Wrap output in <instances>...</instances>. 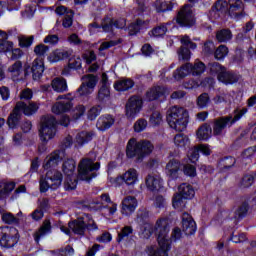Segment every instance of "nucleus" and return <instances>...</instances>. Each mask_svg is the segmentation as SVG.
<instances>
[{
  "label": "nucleus",
  "mask_w": 256,
  "mask_h": 256,
  "mask_svg": "<svg viewBox=\"0 0 256 256\" xmlns=\"http://www.w3.org/2000/svg\"><path fill=\"white\" fill-rule=\"evenodd\" d=\"M101 106H93L87 113V119L89 121H95L97 117L101 115Z\"/></svg>",
  "instance_id": "nucleus-61"
},
{
  "label": "nucleus",
  "mask_w": 256,
  "mask_h": 256,
  "mask_svg": "<svg viewBox=\"0 0 256 256\" xmlns=\"http://www.w3.org/2000/svg\"><path fill=\"white\" fill-rule=\"evenodd\" d=\"M129 235H133V227L132 226H124L121 229V232L118 233L117 243H121L125 239V237H129Z\"/></svg>",
  "instance_id": "nucleus-60"
},
{
  "label": "nucleus",
  "mask_w": 256,
  "mask_h": 256,
  "mask_svg": "<svg viewBox=\"0 0 256 256\" xmlns=\"http://www.w3.org/2000/svg\"><path fill=\"white\" fill-rule=\"evenodd\" d=\"M246 3H251L254 0H244ZM243 9V0H218L212 6L210 10V17L213 19H220L221 15H229L230 17H241L242 13H236L235 11H241Z\"/></svg>",
  "instance_id": "nucleus-1"
},
{
  "label": "nucleus",
  "mask_w": 256,
  "mask_h": 256,
  "mask_svg": "<svg viewBox=\"0 0 256 256\" xmlns=\"http://www.w3.org/2000/svg\"><path fill=\"white\" fill-rule=\"evenodd\" d=\"M146 187L148 191H151L152 193H158V191L163 189V180L158 177L148 175L146 177Z\"/></svg>",
  "instance_id": "nucleus-23"
},
{
  "label": "nucleus",
  "mask_w": 256,
  "mask_h": 256,
  "mask_svg": "<svg viewBox=\"0 0 256 256\" xmlns=\"http://www.w3.org/2000/svg\"><path fill=\"white\" fill-rule=\"evenodd\" d=\"M236 163H237V159H235V157L225 156L219 160L218 167L221 169V171H229V169H232V167H235Z\"/></svg>",
  "instance_id": "nucleus-32"
},
{
  "label": "nucleus",
  "mask_w": 256,
  "mask_h": 256,
  "mask_svg": "<svg viewBox=\"0 0 256 256\" xmlns=\"http://www.w3.org/2000/svg\"><path fill=\"white\" fill-rule=\"evenodd\" d=\"M15 185V182H0V201L11 195V192L15 190Z\"/></svg>",
  "instance_id": "nucleus-34"
},
{
  "label": "nucleus",
  "mask_w": 256,
  "mask_h": 256,
  "mask_svg": "<svg viewBox=\"0 0 256 256\" xmlns=\"http://www.w3.org/2000/svg\"><path fill=\"white\" fill-rule=\"evenodd\" d=\"M254 183L255 175L245 174L240 180L239 187L240 189H249V187H253Z\"/></svg>",
  "instance_id": "nucleus-45"
},
{
  "label": "nucleus",
  "mask_w": 256,
  "mask_h": 256,
  "mask_svg": "<svg viewBox=\"0 0 256 256\" xmlns=\"http://www.w3.org/2000/svg\"><path fill=\"white\" fill-rule=\"evenodd\" d=\"M68 227L72 230L74 235H79L80 237H84L87 231V223L83 217H78L77 219L69 222Z\"/></svg>",
  "instance_id": "nucleus-17"
},
{
  "label": "nucleus",
  "mask_w": 256,
  "mask_h": 256,
  "mask_svg": "<svg viewBox=\"0 0 256 256\" xmlns=\"http://www.w3.org/2000/svg\"><path fill=\"white\" fill-rule=\"evenodd\" d=\"M218 81L224 85H235L238 83L239 76L233 71H227V68L223 72H220L218 75Z\"/></svg>",
  "instance_id": "nucleus-20"
},
{
  "label": "nucleus",
  "mask_w": 256,
  "mask_h": 256,
  "mask_svg": "<svg viewBox=\"0 0 256 256\" xmlns=\"http://www.w3.org/2000/svg\"><path fill=\"white\" fill-rule=\"evenodd\" d=\"M183 237V230L179 227H174L171 233V236L169 237V232L166 233L164 236V239L169 242L170 248L171 243H177V241H181V238Z\"/></svg>",
  "instance_id": "nucleus-39"
},
{
  "label": "nucleus",
  "mask_w": 256,
  "mask_h": 256,
  "mask_svg": "<svg viewBox=\"0 0 256 256\" xmlns=\"http://www.w3.org/2000/svg\"><path fill=\"white\" fill-rule=\"evenodd\" d=\"M73 109V102L71 100L57 102L52 106V113L55 115H61L63 113H69Z\"/></svg>",
  "instance_id": "nucleus-24"
},
{
  "label": "nucleus",
  "mask_w": 256,
  "mask_h": 256,
  "mask_svg": "<svg viewBox=\"0 0 256 256\" xmlns=\"http://www.w3.org/2000/svg\"><path fill=\"white\" fill-rule=\"evenodd\" d=\"M2 221L6 225H19V218L15 217L13 213H4L2 215Z\"/></svg>",
  "instance_id": "nucleus-57"
},
{
  "label": "nucleus",
  "mask_w": 256,
  "mask_h": 256,
  "mask_svg": "<svg viewBox=\"0 0 256 256\" xmlns=\"http://www.w3.org/2000/svg\"><path fill=\"white\" fill-rule=\"evenodd\" d=\"M137 205V198L133 196L126 197L122 202V215H131V213H134L137 209Z\"/></svg>",
  "instance_id": "nucleus-21"
},
{
  "label": "nucleus",
  "mask_w": 256,
  "mask_h": 256,
  "mask_svg": "<svg viewBox=\"0 0 256 256\" xmlns=\"http://www.w3.org/2000/svg\"><path fill=\"white\" fill-rule=\"evenodd\" d=\"M75 17V12L70 11V14H67L64 16V19L62 20V26L64 29H69L73 27V19Z\"/></svg>",
  "instance_id": "nucleus-62"
},
{
  "label": "nucleus",
  "mask_w": 256,
  "mask_h": 256,
  "mask_svg": "<svg viewBox=\"0 0 256 256\" xmlns=\"http://www.w3.org/2000/svg\"><path fill=\"white\" fill-rule=\"evenodd\" d=\"M167 33V26L161 25L154 27L150 32V37H164V35Z\"/></svg>",
  "instance_id": "nucleus-59"
},
{
  "label": "nucleus",
  "mask_w": 256,
  "mask_h": 256,
  "mask_svg": "<svg viewBox=\"0 0 256 256\" xmlns=\"http://www.w3.org/2000/svg\"><path fill=\"white\" fill-rule=\"evenodd\" d=\"M21 235L19 230L11 226L0 227V247L2 249H13L19 243Z\"/></svg>",
  "instance_id": "nucleus-8"
},
{
  "label": "nucleus",
  "mask_w": 256,
  "mask_h": 256,
  "mask_svg": "<svg viewBox=\"0 0 256 256\" xmlns=\"http://www.w3.org/2000/svg\"><path fill=\"white\" fill-rule=\"evenodd\" d=\"M227 127H233V125L231 124V118H228L227 116H222L216 119L213 125L214 135H222L223 130L227 129Z\"/></svg>",
  "instance_id": "nucleus-19"
},
{
  "label": "nucleus",
  "mask_w": 256,
  "mask_h": 256,
  "mask_svg": "<svg viewBox=\"0 0 256 256\" xmlns=\"http://www.w3.org/2000/svg\"><path fill=\"white\" fill-rule=\"evenodd\" d=\"M57 134V118L55 116H45L42 120L39 137L42 143H47Z\"/></svg>",
  "instance_id": "nucleus-9"
},
{
  "label": "nucleus",
  "mask_w": 256,
  "mask_h": 256,
  "mask_svg": "<svg viewBox=\"0 0 256 256\" xmlns=\"http://www.w3.org/2000/svg\"><path fill=\"white\" fill-rule=\"evenodd\" d=\"M178 191L182 197L186 200L193 199L195 197V189L192 185L183 183L179 186Z\"/></svg>",
  "instance_id": "nucleus-33"
},
{
  "label": "nucleus",
  "mask_w": 256,
  "mask_h": 256,
  "mask_svg": "<svg viewBox=\"0 0 256 256\" xmlns=\"http://www.w3.org/2000/svg\"><path fill=\"white\" fill-rule=\"evenodd\" d=\"M63 183V173L58 170H48L44 178L40 179L39 188L40 193H47L49 189L51 191H57Z\"/></svg>",
  "instance_id": "nucleus-6"
},
{
  "label": "nucleus",
  "mask_w": 256,
  "mask_h": 256,
  "mask_svg": "<svg viewBox=\"0 0 256 256\" xmlns=\"http://www.w3.org/2000/svg\"><path fill=\"white\" fill-rule=\"evenodd\" d=\"M209 69H210V73L212 75H217V79H219V75L224 71L225 66L221 65L218 62H210Z\"/></svg>",
  "instance_id": "nucleus-55"
},
{
  "label": "nucleus",
  "mask_w": 256,
  "mask_h": 256,
  "mask_svg": "<svg viewBox=\"0 0 256 256\" xmlns=\"http://www.w3.org/2000/svg\"><path fill=\"white\" fill-rule=\"evenodd\" d=\"M227 55H229V48L225 45H220L214 52L216 61H224Z\"/></svg>",
  "instance_id": "nucleus-50"
},
{
  "label": "nucleus",
  "mask_w": 256,
  "mask_h": 256,
  "mask_svg": "<svg viewBox=\"0 0 256 256\" xmlns=\"http://www.w3.org/2000/svg\"><path fill=\"white\" fill-rule=\"evenodd\" d=\"M249 112V109L247 107L242 108L241 110L235 109L234 110V117L233 116H226L228 119H230V124L235 125L237 121H241L243 116Z\"/></svg>",
  "instance_id": "nucleus-47"
},
{
  "label": "nucleus",
  "mask_w": 256,
  "mask_h": 256,
  "mask_svg": "<svg viewBox=\"0 0 256 256\" xmlns=\"http://www.w3.org/2000/svg\"><path fill=\"white\" fill-rule=\"evenodd\" d=\"M21 8V0H7L6 11H19Z\"/></svg>",
  "instance_id": "nucleus-63"
},
{
  "label": "nucleus",
  "mask_w": 256,
  "mask_h": 256,
  "mask_svg": "<svg viewBox=\"0 0 256 256\" xmlns=\"http://www.w3.org/2000/svg\"><path fill=\"white\" fill-rule=\"evenodd\" d=\"M149 121L152 127H159V125L163 123V115H161L160 112L155 111L150 115Z\"/></svg>",
  "instance_id": "nucleus-58"
},
{
  "label": "nucleus",
  "mask_w": 256,
  "mask_h": 256,
  "mask_svg": "<svg viewBox=\"0 0 256 256\" xmlns=\"http://www.w3.org/2000/svg\"><path fill=\"white\" fill-rule=\"evenodd\" d=\"M75 169H77V164L74 159L68 158L63 162L62 171L68 178V181H73L71 177L75 175Z\"/></svg>",
  "instance_id": "nucleus-25"
},
{
  "label": "nucleus",
  "mask_w": 256,
  "mask_h": 256,
  "mask_svg": "<svg viewBox=\"0 0 256 256\" xmlns=\"http://www.w3.org/2000/svg\"><path fill=\"white\" fill-rule=\"evenodd\" d=\"M182 231L186 237H191L197 233V223L193 219V216L184 213L182 216Z\"/></svg>",
  "instance_id": "nucleus-13"
},
{
  "label": "nucleus",
  "mask_w": 256,
  "mask_h": 256,
  "mask_svg": "<svg viewBox=\"0 0 256 256\" xmlns=\"http://www.w3.org/2000/svg\"><path fill=\"white\" fill-rule=\"evenodd\" d=\"M124 183L127 185H135L139 180V175L137 174V170L135 168H131L123 174Z\"/></svg>",
  "instance_id": "nucleus-40"
},
{
  "label": "nucleus",
  "mask_w": 256,
  "mask_h": 256,
  "mask_svg": "<svg viewBox=\"0 0 256 256\" xmlns=\"http://www.w3.org/2000/svg\"><path fill=\"white\" fill-rule=\"evenodd\" d=\"M171 226L169 225V221L165 218H161L156 221L155 226L146 225L141 227L142 237L143 239H151L152 235L157 237V241H161V239H165V235L169 233Z\"/></svg>",
  "instance_id": "nucleus-4"
},
{
  "label": "nucleus",
  "mask_w": 256,
  "mask_h": 256,
  "mask_svg": "<svg viewBox=\"0 0 256 256\" xmlns=\"http://www.w3.org/2000/svg\"><path fill=\"white\" fill-rule=\"evenodd\" d=\"M21 123V114L16 111V108L13 109L12 113L9 114L7 119V125L9 129H17Z\"/></svg>",
  "instance_id": "nucleus-37"
},
{
  "label": "nucleus",
  "mask_w": 256,
  "mask_h": 256,
  "mask_svg": "<svg viewBox=\"0 0 256 256\" xmlns=\"http://www.w3.org/2000/svg\"><path fill=\"white\" fill-rule=\"evenodd\" d=\"M153 153V144L149 140L137 142V139L131 138L126 145L127 159H135L137 163H143L145 157Z\"/></svg>",
  "instance_id": "nucleus-2"
},
{
  "label": "nucleus",
  "mask_w": 256,
  "mask_h": 256,
  "mask_svg": "<svg viewBox=\"0 0 256 256\" xmlns=\"http://www.w3.org/2000/svg\"><path fill=\"white\" fill-rule=\"evenodd\" d=\"M172 207L178 211H183L187 207V198L180 194H176L172 199Z\"/></svg>",
  "instance_id": "nucleus-41"
},
{
  "label": "nucleus",
  "mask_w": 256,
  "mask_h": 256,
  "mask_svg": "<svg viewBox=\"0 0 256 256\" xmlns=\"http://www.w3.org/2000/svg\"><path fill=\"white\" fill-rule=\"evenodd\" d=\"M103 33H114L115 28L113 26V18L105 16L101 23Z\"/></svg>",
  "instance_id": "nucleus-48"
},
{
  "label": "nucleus",
  "mask_w": 256,
  "mask_h": 256,
  "mask_svg": "<svg viewBox=\"0 0 256 256\" xmlns=\"http://www.w3.org/2000/svg\"><path fill=\"white\" fill-rule=\"evenodd\" d=\"M67 157V152L65 149L55 150L50 155H48L44 161L43 169L48 171V169H53L57 167L63 160Z\"/></svg>",
  "instance_id": "nucleus-11"
},
{
  "label": "nucleus",
  "mask_w": 256,
  "mask_h": 256,
  "mask_svg": "<svg viewBox=\"0 0 256 256\" xmlns=\"http://www.w3.org/2000/svg\"><path fill=\"white\" fill-rule=\"evenodd\" d=\"M249 202L244 201L234 212V216L232 218H226L229 219L230 221H243L245 217H247V214L249 213Z\"/></svg>",
  "instance_id": "nucleus-26"
},
{
  "label": "nucleus",
  "mask_w": 256,
  "mask_h": 256,
  "mask_svg": "<svg viewBox=\"0 0 256 256\" xmlns=\"http://www.w3.org/2000/svg\"><path fill=\"white\" fill-rule=\"evenodd\" d=\"M53 229V226H51V221L45 220L42 225L39 227V229L33 234L34 241L36 245H39L41 242V237H45V235H49Z\"/></svg>",
  "instance_id": "nucleus-22"
},
{
  "label": "nucleus",
  "mask_w": 256,
  "mask_h": 256,
  "mask_svg": "<svg viewBox=\"0 0 256 256\" xmlns=\"http://www.w3.org/2000/svg\"><path fill=\"white\" fill-rule=\"evenodd\" d=\"M71 57V51L68 50H56L50 56L49 60L52 63H59V61H65Z\"/></svg>",
  "instance_id": "nucleus-35"
},
{
  "label": "nucleus",
  "mask_w": 256,
  "mask_h": 256,
  "mask_svg": "<svg viewBox=\"0 0 256 256\" xmlns=\"http://www.w3.org/2000/svg\"><path fill=\"white\" fill-rule=\"evenodd\" d=\"M199 157H200L199 148H197V146H194L188 153V158L191 161V163H196L197 161H199Z\"/></svg>",
  "instance_id": "nucleus-64"
},
{
  "label": "nucleus",
  "mask_w": 256,
  "mask_h": 256,
  "mask_svg": "<svg viewBox=\"0 0 256 256\" xmlns=\"http://www.w3.org/2000/svg\"><path fill=\"white\" fill-rule=\"evenodd\" d=\"M133 87H135V81L131 78L122 79L114 84V89L119 92L129 91Z\"/></svg>",
  "instance_id": "nucleus-31"
},
{
  "label": "nucleus",
  "mask_w": 256,
  "mask_h": 256,
  "mask_svg": "<svg viewBox=\"0 0 256 256\" xmlns=\"http://www.w3.org/2000/svg\"><path fill=\"white\" fill-rule=\"evenodd\" d=\"M174 144L180 149H185L189 145V137L185 134H176L174 137Z\"/></svg>",
  "instance_id": "nucleus-49"
},
{
  "label": "nucleus",
  "mask_w": 256,
  "mask_h": 256,
  "mask_svg": "<svg viewBox=\"0 0 256 256\" xmlns=\"http://www.w3.org/2000/svg\"><path fill=\"white\" fill-rule=\"evenodd\" d=\"M211 103V98L209 97L208 93H202L197 98V106L198 109H206V107H209V104Z\"/></svg>",
  "instance_id": "nucleus-51"
},
{
  "label": "nucleus",
  "mask_w": 256,
  "mask_h": 256,
  "mask_svg": "<svg viewBox=\"0 0 256 256\" xmlns=\"http://www.w3.org/2000/svg\"><path fill=\"white\" fill-rule=\"evenodd\" d=\"M95 137V132L93 131H81L79 132L75 137V142L79 147H83V145H87L88 143H91L93 141V138Z\"/></svg>",
  "instance_id": "nucleus-27"
},
{
  "label": "nucleus",
  "mask_w": 256,
  "mask_h": 256,
  "mask_svg": "<svg viewBox=\"0 0 256 256\" xmlns=\"http://www.w3.org/2000/svg\"><path fill=\"white\" fill-rule=\"evenodd\" d=\"M45 73V62L42 58H36L32 62V66L29 64L24 65V77L27 79L32 75L33 81H39Z\"/></svg>",
  "instance_id": "nucleus-10"
},
{
  "label": "nucleus",
  "mask_w": 256,
  "mask_h": 256,
  "mask_svg": "<svg viewBox=\"0 0 256 256\" xmlns=\"http://www.w3.org/2000/svg\"><path fill=\"white\" fill-rule=\"evenodd\" d=\"M99 169H101V162L95 163L91 158H84L78 165V179L91 183L97 177V173L93 171H99Z\"/></svg>",
  "instance_id": "nucleus-5"
},
{
  "label": "nucleus",
  "mask_w": 256,
  "mask_h": 256,
  "mask_svg": "<svg viewBox=\"0 0 256 256\" xmlns=\"http://www.w3.org/2000/svg\"><path fill=\"white\" fill-rule=\"evenodd\" d=\"M110 97H111L110 88L101 86L98 91V95H97V99H98L99 103H106L107 101H109Z\"/></svg>",
  "instance_id": "nucleus-46"
},
{
  "label": "nucleus",
  "mask_w": 256,
  "mask_h": 256,
  "mask_svg": "<svg viewBox=\"0 0 256 256\" xmlns=\"http://www.w3.org/2000/svg\"><path fill=\"white\" fill-rule=\"evenodd\" d=\"M146 101L150 103L153 101H157L162 97H167V88L164 86H152L146 93H145Z\"/></svg>",
  "instance_id": "nucleus-16"
},
{
  "label": "nucleus",
  "mask_w": 256,
  "mask_h": 256,
  "mask_svg": "<svg viewBox=\"0 0 256 256\" xmlns=\"http://www.w3.org/2000/svg\"><path fill=\"white\" fill-rule=\"evenodd\" d=\"M159 249L154 251L150 256H169V251H171V245L169 244V240L165 238H161L158 241Z\"/></svg>",
  "instance_id": "nucleus-28"
},
{
  "label": "nucleus",
  "mask_w": 256,
  "mask_h": 256,
  "mask_svg": "<svg viewBox=\"0 0 256 256\" xmlns=\"http://www.w3.org/2000/svg\"><path fill=\"white\" fill-rule=\"evenodd\" d=\"M178 59L179 61H183L187 63V61H191V50L187 47L181 46L178 49Z\"/></svg>",
  "instance_id": "nucleus-52"
},
{
  "label": "nucleus",
  "mask_w": 256,
  "mask_h": 256,
  "mask_svg": "<svg viewBox=\"0 0 256 256\" xmlns=\"http://www.w3.org/2000/svg\"><path fill=\"white\" fill-rule=\"evenodd\" d=\"M233 39V32L229 28H223L216 32V40L218 43H228Z\"/></svg>",
  "instance_id": "nucleus-38"
},
{
  "label": "nucleus",
  "mask_w": 256,
  "mask_h": 256,
  "mask_svg": "<svg viewBox=\"0 0 256 256\" xmlns=\"http://www.w3.org/2000/svg\"><path fill=\"white\" fill-rule=\"evenodd\" d=\"M175 21L182 29H193L197 25V17L193 12V5L184 4L177 12Z\"/></svg>",
  "instance_id": "nucleus-7"
},
{
  "label": "nucleus",
  "mask_w": 256,
  "mask_h": 256,
  "mask_svg": "<svg viewBox=\"0 0 256 256\" xmlns=\"http://www.w3.org/2000/svg\"><path fill=\"white\" fill-rule=\"evenodd\" d=\"M143 25H145V21L139 18L135 22L130 23L127 27L129 37H135V35L141 33Z\"/></svg>",
  "instance_id": "nucleus-36"
},
{
  "label": "nucleus",
  "mask_w": 256,
  "mask_h": 256,
  "mask_svg": "<svg viewBox=\"0 0 256 256\" xmlns=\"http://www.w3.org/2000/svg\"><path fill=\"white\" fill-rule=\"evenodd\" d=\"M87 79L88 81L85 83L89 89H95L97 87V83L99 82V78L93 74H87L82 76V80Z\"/></svg>",
  "instance_id": "nucleus-56"
},
{
  "label": "nucleus",
  "mask_w": 256,
  "mask_h": 256,
  "mask_svg": "<svg viewBox=\"0 0 256 256\" xmlns=\"http://www.w3.org/2000/svg\"><path fill=\"white\" fill-rule=\"evenodd\" d=\"M52 89L56 91V93H65V91H67V80L55 78L52 81Z\"/></svg>",
  "instance_id": "nucleus-43"
},
{
  "label": "nucleus",
  "mask_w": 256,
  "mask_h": 256,
  "mask_svg": "<svg viewBox=\"0 0 256 256\" xmlns=\"http://www.w3.org/2000/svg\"><path fill=\"white\" fill-rule=\"evenodd\" d=\"M143 109V99L139 96H132L126 103V117L128 119H135Z\"/></svg>",
  "instance_id": "nucleus-12"
},
{
  "label": "nucleus",
  "mask_w": 256,
  "mask_h": 256,
  "mask_svg": "<svg viewBox=\"0 0 256 256\" xmlns=\"http://www.w3.org/2000/svg\"><path fill=\"white\" fill-rule=\"evenodd\" d=\"M136 221L140 227L149 225V211H139L137 214Z\"/></svg>",
  "instance_id": "nucleus-53"
},
{
  "label": "nucleus",
  "mask_w": 256,
  "mask_h": 256,
  "mask_svg": "<svg viewBox=\"0 0 256 256\" xmlns=\"http://www.w3.org/2000/svg\"><path fill=\"white\" fill-rule=\"evenodd\" d=\"M183 172V164L177 159H172L166 164V175L172 180L179 179V174Z\"/></svg>",
  "instance_id": "nucleus-14"
},
{
  "label": "nucleus",
  "mask_w": 256,
  "mask_h": 256,
  "mask_svg": "<svg viewBox=\"0 0 256 256\" xmlns=\"http://www.w3.org/2000/svg\"><path fill=\"white\" fill-rule=\"evenodd\" d=\"M14 109H16L20 116L25 115L26 117H31V115H35L39 111V106L34 102L27 105V103L19 101L16 103Z\"/></svg>",
  "instance_id": "nucleus-15"
},
{
  "label": "nucleus",
  "mask_w": 256,
  "mask_h": 256,
  "mask_svg": "<svg viewBox=\"0 0 256 256\" xmlns=\"http://www.w3.org/2000/svg\"><path fill=\"white\" fill-rule=\"evenodd\" d=\"M113 125H115V118L111 114L101 115L96 122V128L102 132L108 131Z\"/></svg>",
  "instance_id": "nucleus-18"
},
{
  "label": "nucleus",
  "mask_w": 256,
  "mask_h": 256,
  "mask_svg": "<svg viewBox=\"0 0 256 256\" xmlns=\"http://www.w3.org/2000/svg\"><path fill=\"white\" fill-rule=\"evenodd\" d=\"M154 7L156 9V13H169V11H173L175 3L172 1L156 0Z\"/></svg>",
  "instance_id": "nucleus-30"
},
{
  "label": "nucleus",
  "mask_w": 256,
  "mask_h": 256,
  "mask_svg": "<svg viewBox=\"0 0 256 256\" xmlns=\"http://www.w3.org/2000/svg\"><path fill=\"white\" fill-rule=\"evenodd\" d=\"M33 41H35V36H21L18 38L19 47L21 49H27L33 45Z\"/></svg>",
  "instance_id": "nucleus-54"
},
{
  "label": "nucleus",
  "mask_w": 256,
  "mask_h": 256,
  "mask_svg": "<svg viewBox=\"0 0 256 256\" xmlns=\"http://www.w3.org/2000/svg\"><path fill=\"white\" fill-rule=\"evenodd\" d=\"M212 133L213 129L211 128V125L203 124L196 132V137L199 139V141H209Z\"/></svg>",
  "instance_id": "nucleus-29"
},
{
  "label": "nucleus",
  "mask_w": 256,
  "mask_h": 256,
  "mask_svg": "<svg viewBox=\"0 0 256 256\" xmlns=\"http://www.w3.org/2000/svg\"><path fill=\"white\" fill-rule=\"evenodd\" d=\"M191 63H186L180 68L176 69V71L173 73L174 79L176 81H181V79H185L186 75L190 72Z\"/></svg>",
  "instance_id": "nucleus-42"
},
{
  "label": "nucleus",
  "mask_w": 256,
  "mask_h": 256,
  "mask_svg": "<svg viewBox=\"0 0 256 256\" xmlns=\"http://www.w3.org/2000/svg\"><path fill=\"white\" fill-rule=\"evenodd\" d=\"M166 121L171 129L181 133L189 125V112L183 107L174 106L167 112Z\"/></svg>",
  "instance_id": "nucleus-3"
},
{
  "label": "nucleus",
  "mask_w": 256,
  "mask_h": 256,
  "mask_svg": "<svg viewBox=\"0 0 256 256\" xmlns=\"http://www.w3.org/2000/svg\"><path fill=\"white\" fill-rule=\"evenodd\" d=\"M188 69L193 77H199V75H203V73H205V69H207V67L203 62H196L194 65L190 64V68Z\"/></svg>",
  "instance_id": "nucleus-44"
}]
</instances>
